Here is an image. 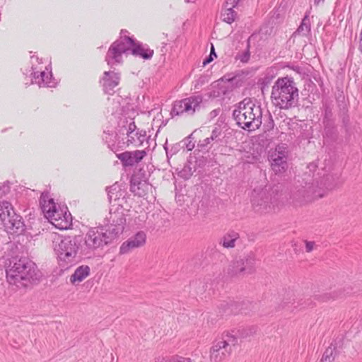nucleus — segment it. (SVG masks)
<instances>
[{"instance_id":"nucleus-35","label":"nucleus","mask_w":362,"mask_h":362,"mask_svg":"<svg viewBox=\"0 0 362 362\" xmlns=\"http://www.w3.org/2000/svg\"><path fill=\"white\" fill-rule=\"evenodd\" d=\"M305 250L307 252H310L314 249V246L315 245V242L313 241H305Z\"/></svg>"},{"instance_id":"nucleus-45","label":"nucleus","mask_w":362,"mask_h":362,"mask_svg":"<svg viewBox=\"0 0 362 362\" xmlns=\"http://www.w3.org/2000/svg\"><path fill=\"white\" fill-rule=\"evenodd\" d=\"M185 1L187 3H191V2H194L195 1V0H185Z\"/></svg>"},{"instance_id":"nucleus-32","label":"nucleus","mask_w":362,"mask_h":362,"mask_svg":"<svg viewBox=\"0 0 362 362\" xmlns=\"http://www.w3.org/2000/svg\"><path fill=\"white\" fill-rule=\"evenodd\" d=\"M155 362H180V359L178 356H173L171 358H167L158 357L156 359Z\"/></svg>"},{"instance_id":"nucleus-17","label":"nucleus","mask_w":362,"mask_h":362,"mask_svg":"<svg viewBox=\"0 0 362 362\" xmlns=\"http://www.w3.org/2000/svg\"><path fill=\"white\" fill-rule=\"evenodd\" d=\"M146 155L144 150L125 151L122 153L117 154V157L121 160L124 166H133L139 163Z\"/></svg>"},{"instance_id":"nucleus-6","label":"nucleus","mask_w":362,"mask_h":362,"mask_svg":"<svg viewBox=\"0 0 362 362\" xmlns=\"http://www.w3.org/2000/svg\"><path fill=\"white\" fill-rule=\"evenodd\" d=\"M52 239L53 249L59 264L63 267H68L69 265L74 264L78 249L76 238L53 234Z\"/></svg>"},{"instance_id":"nucleus-10","label":"nucleus","mask_w":362,"mask_h":362,"mask_svg":"<svg viewBox=\"0 0 362 362\" xmlns=\"http://www.w3.org/2000/svg\"><path fill=\"white\" fill-rule=\"evenodd\" d=\"M237 343V339L233 335L226 334L221 340L214 344L210 351L211 362H221L229 356L232 348Z\"/></svg>"},{"instance_id":"nucleus-18","label":"nucleus","mask_w":362,"mask_h":362,"mask_svg":"<svg viewBox=\"0 0 362 362\" xmlns=\"http://www.w3.org/2000/svg\"><path fill=\"white\" fill-rule=\"evenodd\" d=\"M250 260L248 259H239L232 262L227 269V274L231 277L237 276L245 271L251 272L252 266L249 265Z\"/></svg>"},{"instance_id":"nucleus-30","label":"nucleus","mask_w":362,"mask_h":362,"mask_svg":"<svg viewBox=\"0 0 362 362\" xmlns=\"http://www.w3.org/2000/svg\"><path fill=\"white\" fill-rule=\"evenodd\" d=\"M250 57V50H249V45H247V49L245 52H243V53L240 54L237 58L241 62L246 63L249 61Z\"/></svg>"},{"instance_id":"nucleus-46","label":"nucleus","mask_w":362,"mask_h":362,"mask_svg":"<svg viewBox=\"0 0 362 362\" xmlns=\"http://www.w3.org/2000/svg\"><path fill=\"white\" fill-rule=\"evenodd\" d=\"M235 79H236V78H235V77H234V78H230V79H228V81H231V82H233V81H235Z\"/></svg>"},{"instance_id":"nucleus-33","label":"nucleus","mask_w":362,"mask_h":362,"mask_svg":"<svg viewBox=\"0 0 362 362\" xmlns=\"http://www.w3.org/2000/svg\"><path fill=\"white\" fill-rule=\"evenodd\" d=\"M181 110V101H176L171 110L172 115H179Z\"/></svg>"},{"instance_id":"nucleus-36","label":"nucleus","mask_w":362,"mask_h":362,"mask_svg":"<svg viewBox=\"0 0 362 362\" xmlns=\"http://www.w3.org/2000/svg\"><path fill=\"white\" fill-rule=\"evenodd\" d=\"M233 305H231V306H228L227 305V308L226 309H225L223 311V313H227V314H230L231 313H234V314H237L238 313L240 312L241 313H246L245 312L243 311L242 309H240L239 311H233Z\"/></svg>"},{"instance_id":"nucleus-44","label":"nucleus","mask_w":362,"mask_h":362,"mask_svg":"<svg viewBox=\"0 0 362 362\" xmlns=\"http://www.w3.org/2000/svg\"><path fill=\"white\" fill-rule=\"evenodd\" d=\"M241 0H233V3L235 4V5H238V3Z\"/></svg>"},{"instance_id":"nucleus-24","label":"nucleus","mask_w":362,"mask_h":362,"mask_svg":"<svg viewBox=\"0 0 362 362\" xmlns=\"http://www.w3.org/2000/svg\"><path fill=\"white\" fill-rule=\"evenodd\" d=\"M230 4L232 5V7L226 8L221 13L223 21L228 24L234 22L237 16L236 12L233 10L237 5L233 3V1Z\"/></svg>"},{"instance_id":"nucleus-15","label":"nucleus","mask_w":362,"mask_h":362,"mask_svg":"<svg viewBox=\"0 0 362 362\" xmlns=\"http://www.w3.org/2000/svg\"><path fill=\"white\" fill-rule=\"evenodd\" d=\"M146 140V132L138 129L135 123L134 122H131L127 129L126 143L127 146H132L134 147L140 146Z\"/></svg>"},{"instance_id":"nucleus-40","label":"nucleus","mask_w":362,"mask_h":362,"mask_svg":"<svg viewBox=\"0 0 362 362\" xmlns=\"http://www.w3.org/2000/svg\"><path fill=\"white\" fill-rule=\"evenodd\" d=\"M192 174L191 169L189 170V172L187 175H183L182 174V178L187 179L189 176H190Z\"/></svg>"},{"instance_id":"nucleus-19","label":"nucleus","mask_w":362,"mask_h":362,"mask_svg":"<svg viewBox=\"0 0 362 362\" xmlns=\"http://www.w3.org/2000/svg\"><path fill=\"white\" fill-rule=\"evenodd\" d=\"M119 80L120 77L117 73L113 71H105L100 80V83L106 93L112 94L115 88L118 86Z\"/></svg>"},{"instance_id":"nucleus-37","label":"nucleus","mask_w":362,"mask_h":362,"mask_svg":"<svg viewBox=\"0 0 362 362\" xmlns=\"http://www.w3.org/2000/svg\"><path fill=\"white\" fill-rule=\"evenodd\" d=\"M139 187H138L137 189H139ZM131 191L133 192H136V186L134 181H133V180H132V182H131Z\"/></svg>"},{"instance_id":"nucleus-25","label":"nucleus","mask_w":362,"mask_h":362,"mask_svg":"<svg viewBox=\"0 0 362 362\" xmlns=\"http://www.w3.org/2000/svg\"><path fill=\"white\" fill-rule=\"evenodd\" d=\"M310 32V23L308 16H305L302 22L296 31L295 34H298L303 36H307Z\"/></svg>"},{"instance_id":"nucleus-39","label":"nucleus","mask_w":362,"mask_h":362,"mask_svg":"<svg viewBox=\"0 0 362 362\" xmlns=\"http://www.w3.org/2000/svg\"><path fill=\"white\" fill-rule=\"evenodd\" d=\"M213 59L211 58V56L210 55L209 57H208L204 61V64H206L207 63H209Z\"/></svg>"},{"instance_id":"nucleus-41","label":"nucleus","mask_w":362,"mask_h":362,"mask_svg":"<svg viewBox=\"0 0 362 362\" xmlns=\"http://www.w3.org/2000/svg\"><path fill=\"white\" fill-rule=\"evenodd\" d=\"M182 362H195L194 361H192L191 358H182Z\"/></svg>"},{"instance_id":"nucleus-38","label":"nucleus","mask_w":362,"mask_h":362,"mask_svg":"<svg viewBox=\"0 0 362 362\" xmlns=\"http://www.w3.org/2000/svg\"><path fill=\"white\" fill-rule=\"evenodd\" d=\"M268 73L266 74V76L264 78V83H268L270 82V81L272 79L273 76H269Z\"/></svg>"},{"instance_id":"nucleus-14","label":"nucleus","mask_w":362,"mask_h":362,"mask_svg":"<svg viewBox=\"0 0 362 362\" xmlns=\"http://www.w3.org/2000/svg\"><path fill=\"white\" fill-rule=\"evenodd\" d=\"M146 234L144 231L137 232L122 244L120 253L127 254L135 249L143 247L146 243Z\"/></svg>"},{"instance_id":"nucleus-34","label":"nucleus","mask_w":362,"mask_h":362,"mask_svg":"<svg viewBox=\"0 0 362 362\" xmlns=\"http://www.w3.org/2000/svg\"><path fill=\"white\" fill-rule=\"evenodd\" d=\"M211 141H213L211 140V137H207L202 141H199V143L198 144V147H200L201 148H205Z\"/></svg>"},{"instance_id":"nucleus-2","label":"nucleus","mask_w":362,"mask_h":362,"mask_svg":"<svg viewBox=\"0 0 362 362\" xmlns=\"http://www.w3.org/2000/svg\"><path fill=\"white\" fill-rule=\"evenodd\" d=\"M40 276L35 263L26 258L14 259L6 269L7 281L18 288L25 287L29 283L39 281Z\"/></svg>"},{"instance_id":"nucleus-42","label":"nucleus","mask_w":362,"mask_h":362,"mask_svg":"<svg viewBox=\"0 0 362 362\" xmlns=\"http://www.w3.org/2000/svg\"><path fill=\"white\" fill-rule=\"evenodd\" d=\"M212 54H214L216 56L215 51H214V47L213 45L211 46V50L210 55L211 56Z\"/></svg>"},{"instance_id":"nucleus-29","label":"nucleus","mask_w":362,"mask_h":362,"mask_svg":"<svg viewBox=\"0 0 362 362\" xmlns=\"http://www.w3.org/2000/svg\"><path fill=\"white\" fill-rule=\"evenodd\" d=\"M222 134V129L220 126H216L212 130L211 134L210 136L211 140L214 141H218L220 140V136Z\"/></svg>"},{"instance_id":"nucleus-8","label":"nucleus","mask_w":362,"mask_h":362,"mask_svg":"<svg viewBox=\"0 0 362 362\" xmlns=\"http://www.w3.org/2000/svg\"><path fill=\"white\" fill-rule=\"evenodd\" d=\"M115 237L110 233V228L106 226L90 228L84 237L85 250L88 252L102 248L111 243Z\"/></svg>"},{"instance_id":"nucleus-26","label":"nucleus","mask_w":362,"mask_h":362,"mask_svg":"<svg viewBox=\"0 0 362 362\" xmlns=\"http://www.w3.org/2000/svg\"><path fill=\"white\" fill-rule=\"evenodd\" d=\"M335 348L332 346H329L322 356L320 362H332L335 358Z\"/></svg>"},{"instance_id":"nucleus-4","label":"nucleus","mask_w":362,"mask_h":362,"mask_svg":"<svg viewBox=\"0 0 362 362\" xmlns=\"http://www.w3.org/2000/svg\"><path fill=\"white\" fill-rule=\"evenodd\" d=\"M233 116L238 125L243 129L255 130L262 124V108L250 98L239 103L237 108L233 110Z\"/></svg>"},{"instance_id":"nucleus-23","label":"nucleus","mask_w":362,"mask_h":362,"mask_svg":"<svg viewBox=\"0 0 362 362\" xmlns=\"http://www.w3.org/2000/svg\"><path fill=\"white\" fill-rule=\"evenodd\" d=\"M90 269L88 266L78 267L71 276L70 281L72 284L80 283L89 274Z\"/></svg>"},{"instance_id":"nucleus-1","label":"nucleus","mask_w":362,"mask_h":362,"mask_svg":"<svg viewBox=\"0 0 362 362\" xmlns=\"http://www.w3.org/2000/svg\"><path fill=\"white\" fill-rule=\"evenodd\" d=\"M127 30L121 31V37L116 40L109 48L106 55L107 64L112 66L120 63L122 56L128 54L129 52L134 55L140 56L144 59H149L153 55V50L135 42L132 38L126 35Z\"/></svg>"},{"instance_id":"nucleus-11","label":"nucleus","mask_w":362,"mask_h":362,"mask_svg":"<svg viewBox=\"0 0 362 362\" xmlns=\"http://www.w3.org/2000/svg\"><path fill=\"white\" fill-rule=\"evenodd\" d=\"M288 151L286 144H278L269 154L271 168L275 174L284 173L288 168Z\"/></svg>"},{"instance_id":"nucleus-22","label":"nucleus","mask_w":362,"mask_h":362,"mask_svg":"<svg viewBox=\"0 0 362 362\" xmlns=\"http://www.w3.org/2000/svg\"><path fill=\"white\" fill-rule=\"evenodd\" d=\"M107 196L110 203L112 202H119L120 199H123V192L117 183L107 188Z\"/></svg>"},{"instance_id":"nucleus-20","label":"nucleus","mask_w":362,"mask_h":362,"mask_svg":"<svg viewBox=\"0 0 362 362\" xmlns=\"http://www.w3.org/2000/svg\"><path fill=\"white\" fill-rule=\"evenodd\" d=\"M202 100V99L200 96H192L182 100V103L184 105L182 112H185L189 115H193L199 109Z\"/></svg>"},{"instance_id":"nucleus-7","label":"nucleus","mask_w":362,"mask_h":362,"mask_svg":"<svg viewBox=\"0 0 362 362\" xmlns=\"http://www.w3.org/2000/svg\"><path fill=\"white\" fill-rule=\"evenodd\" d=\"M296 183L291 192L290 199L295 206H301L324 197V190L317 182Z\"/></svg>"},{"instance_id":"nucleus-13","label":"nucleus","mask_w":362,"mask_h":362,"mask_svg":"<svg viewBox=\"0 0 362 362\" xmlns=\"http://www.w3.org/2000/svg\"><path fill=\"white\" fill-rule=\"evenodd\" d=\"M251 202L254 209L259 213L269 212L274 207L271 195L264 189H254Z\"/></svg>"},{"instance_id":"nucleus-21","label":"nucleus","mask_w":362,"mask_h":362,"mask_svg":"<svg viewBox=\"0 0 362 362\" xmlns=\"http://www.w3.org/2000/svg\"><path fill=\"white\" fill-rule=\"evenodd\" d=\"M239 238L238 233L235 230H230L225 233L220 239L219 245L226 249L234 248Z\"/></svg>"},{"instance_id":"nucleus-12","label":"nucleus","mask_w":362,"mask_h":362,"mask_svg":"<svg viewBox=\"0 0 362 362\" xmlns=\"http://www.w3.org/2000/svg\"><path fill=\"white\" fill-rule=\"evenodd\" d=\"M110 226V233L116 238L118 235L122 233L124 226L126 222L122 204L117 203L112 204L110 209L109 216L106 218Z\"/></svg>"},{"instance_id":"nucleus-9","label":"nucleus","mask_w":362,"mask_h":362,"mask_svg":"<svg viewBox=\"0 0 362 362\" xmlns=\"http://www.w3.org/2000/svg\"><path fill=\"white\" fill-rule=\"evenodd\" d=\"M0 219L9 233H18L23 230L24 224L21 217L14 212L12 205L6 201L0 202Z\"/></svg>"},{"instance_id":"nucleus-31","label":"nucleus","mask_w":362,"mask_h":362,"mask_svg":"<svg viewBox=\"0 0 362 362\" xmlns=\"http://www.w3.org/2000/svg\"><path fill=\"white\" fill-rule=\"evenodd\" d=\"M339 295L335 291L327 293H325L323 296H322L321 300L328 301L330 300H335L339 298Z\"/></svg>"},{"instance_id":"nucleus-16","label":"nucleus","mask_w":362,"mask_h":362,"mask_svg":"<svg viewBox=\"0 0 362 362\" xmlns=\"http://www.w3.org/2000/svg\"><path fill=\"white\" fill-rule=\"evenodd\" d=\"M32 69L33 72L31 73V75L33 76V83H36L40 87L54 86L55 82L52 80V76L50 71H45V70H42V68L37 69V67H32Z\"/></svg>"},{"instance_id":"nucleus-5","label":"nucleus","mask_w":362,"mask_h":362,"mask_svg":"<svg viewBox=\"0 0 362 362\" xmlns=\"http://www.w3.org/2000/svg\"><path fill=\"white\" fill-rule=\"evenodd\" d=\"M40 203L45 217L57 228L68 229L72 222L71 214L66 206L57 204L47 193H42Z\"/></svg>"},{"instance_id":"nucleus-3","label":"nucleus","mask_w":362,"mask_h":362,"mask_svg":"<svg viewBox=\"0 0 362 362\" xmlns=\"http://www.w3.org/2000/svg\"><path fill=\"white\" fill-rule=\"evenodd\" d=\"M298 98V89L293 78H279L272 86L271 99L274 106L289 109L295 106Z\"/></svg>"},{"instance_id":"nucleus-27","label":"nucleus","mask_w":362,"mask_h":362,"mask_svg":"<svg viewBox=\"0 0 362 362\" xmlns=\"http://www.w3.org/2000/svg\"><path fill=\"white\" fill-rule=\"evenodd\" d=\"M197 130L193 132L190 135H189L185 140V145L187 151H191L194 148L195 146V140H194V134H196Z\"/></svg>"},{"instance_id":"nucleus-43","label":"nucleus","mask_w":362,"mask_h":362,"mask_svg":"<svg viewBox=\"0 0 362 362\" xmlns=\"http://www.w3.org/2000/svg\"><path fill=\"white\" fill-rule=\"evenodd\" d=\"M325 0H315V4H318L321 1H324Z\"/></svg>"},{"instance_id":"nucleus-28","label":"nucleus","mask_w":362,"mask_h":362,"mask_svg":"<svg viewBox=\"0 0 362 362\" xmlns=\"http://www.w3.org/2000/svg\"><path fill=\"white\" fill-rule=\"evenodd\" d=\"M209 81V77L208 75H201L199 78L195 81L194 88L196 89H199L200 87L207 83Z\"/></svg>"}]
</instances>
